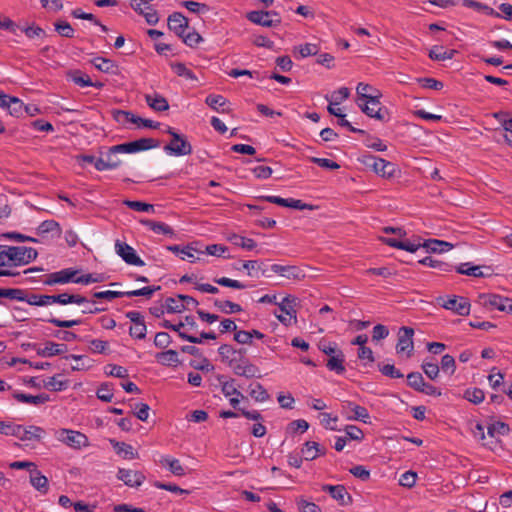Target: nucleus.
<instances>
[{
  "mask_svg": "<svg viewBox=\"0 0 512 512\" xmlns=\"http://www.w3.org/2000/svg\"><path fill=\"white\" fill-rule=\"evenodd\" d=\"M181 301L182 300H180L178 297L177 298H174V297L167 298L165 301L167 312L181 313L182 311H184L185 305Z\"/></svg>",
  "mask_w": 512,
  "mask_h": 512,
  "instance_id": "52",
  "label": "nucleus"
},
{
  "mask_svg": "<svg viewBox=\"0 0 512 512\" xmlns=\"http://www.w3.org/2000/svg\"><path fill=\"white\" fill-rule=\"evenodd\" d=\"M271 271L289 280H301L305 277L304 271L298 266L273 264Z\"/></svg>",
  "mask_w": 512,
  "mask_h": 512,
  "instance_id": "13",
  "label": "nucleus"
},
{
  "mask_svg": "<svg viewBox=\"0 0 512 512\" xmlns=\"http://www.w3.org/2000/svg\"><path fill=\"white\" fill-rule=\"evenodd\" d=\"M117 479L129 487H139L145 481V475L141 471L119 468Z\"/></svg>",
  "mask_w": 512,
  "mask_h": 512,
  "instance_id": "11",
  "label": "nucleus"
},
{
  "mask_svg": "<svg viewBox=\"0 0 512 512\" xmlns=\"http://www.w3.org/2000/svg\"><path fill=\"white\" fill-rule=\"evenodd\" d=\"M166 132L171 136V141L163 148L168 155L186 156L192 154V145L185 135L176 132L171 127H168Z\"/></svg>",
  "mask_w": 512,
  "mask_h": 512,
  "instance_id": "1",
  "label": "nucleus"
},
{
  "mask_svg": "<svg viewBox=\"0 0 512 512\" xmlns=\"http://www.w3.org/2000/svg\"><path fill=\"white\" fill-rule=\"evenodd\" d=\"M124 205L129 207L130 209H133L135 211L139 212H153L154 206L152 204L144 203L141 201H131V200H125L123 202Z\"/></svg>",
  "mask_w": 512,
  "mask_h": 512,
  "instance_id": "56",
  "label": "nucleus"
},
{
  "mask_svg": "<svg viewBox=\"0 0 512 512\" xmlns=\"http://www.w3.org/2000/svg\"><path fill=\"white\" fill-rule=\"evenodd\" d=\"M37 232L39 235L54 233L59 237L61 235V227L55 220H45L38 226Z\"/></svg>",
  "mask_w": 512,
  "mask_h": 512,
  "instance_id": "33",
  "label": "nucleus"
},
{
  "mask_svg": "<svg viewBox=\"0 0 512 512\" xmlns=\"http://www.w3.org/2000/svg\"><path fill=\"white\" fill-rule=\"evenodd\" d=\"M109 442L113 446L116 453L122 458L129 460L138 458V453L130 444L119 442L114 439H110Z\"/></svg>",
  "mask_w": 512,
  "mask_h": 512,
  "instance_id": "23",
  "label": "nucleus"
},
{
  "mask_svg": "<svg viewBox=\"0 0 512 512\" xmlns=\"http://www.w3.org/2000/svg\"><path fill=\"white\" fill-rule=\"evenodd\" d=\"M230 365L232 367L233 372L238 376L252 378L257 376V374L259 373V368L254 364L250 363L248 360L234 362V360L231 359Z\"/></svg>",
  "mask_w": 512,
  "mask_h": 512,
  "instance_id": "14",
  "label": "nucleus"
},
{
  "mask_svg": "<svg viewBox=\"0 0 512 512\" xmlns=\"http://www.w3.org/2000/svg\"><path fill=\"white\" fill-rule=\"evenodd\" d=\"M483 303L485 305H489L493 308H496L499 311L511 310L510 300L509 298L502 297L496 294H487L482 295Z\"/></svg>",
  "mask_w": 512,
  "mask_h": 512,
  "instance_id": "20",
  "label": "nucleus"
},
{
  "mask_svg": "<svg viewBox=\"0 0 512 512\" xmlns=\"http://www.w3.org/2000/svg\"><path fill=\"white\" fill-rule=\"evenodd\" d=\"M158 463L162 467L168 468V470L174 474L175 476H184L185 469L180 463V461L176 458H173L169 455H163L158 460Z\"/></svg>",
  "mask_w": 512,
  "mask_h": 512,
  "instance_id": "21",
  "label": "nucleus"
},
{
  "mask_svg": "<svg viewBox=\"0 0 512 512\" xmlns=\"http://www.w3.org/2000/svg\"><path fill=\"white\" fill-rule=\"evenodd\" d=\"M78 274L77 270L72 268L62 269L60 271L54 272V275H57L58 284H67V283H76Z\"/></svg>",
  "mask_w": 512,
  "mask_h": 512,
  "instance_id": "38",
  "label": "nucleus"
},
{
  "mask_svg": "<svg viewBox=\"0 0 512 512\" xmlns=\"http://www.w3.org/2000/svg\"><path fill=\"white\" fill-rule=\"evenodd\" d=\"M424 378L419 372H411L407 375V383L414 390L418 391L424 386Z\"/></svg>",
  "mask_w": 512,
  "mask_h": 512,
  "instance_id": "54",
  "label": "nucleus"
},
{
  "mask_svg": "<svg viewBox=\"0 0 512 512\" xmlns=\"http://www.w3.org/2000/svg\"><path fill=\"white\" fill-rule=\"evenodd\" d=\"M228 240L235 246L241 247L245 250H253L257 247V243L252 238H247L238 234H232Z\"/></svg>",
  "mask_w": 512,
  "mask_h": 512,
  "instance_id": "32",
  "label": "nucleus"
},
{
  "mask_svg": "<svg viewBox=\"0 0 512 512\" xmlns=\"http://www.w3.org/2000/svg\"><path fill=\"white\" fill-rule=\"evenodd\" d=\"M30 483L31 485L41 493H47L48 491V479L42 475L36 468L30 470Z\"/></svg>",
  "mask_w": 512,
  "mask_h": 512,
  "instance_id": "27",
  "label": "nucleus"
},
{
  "mask_svg": "<svg viewBox=\"0 0 512 512\" xmlns=\"http://www.w3.org/2000/svg\"><path fill=\"white\" fill-rule=\"evenodd\" d=\"M442 307L461 316H466L470 313V303L464 297L454 296L449 298L443 302Z\"/></svg>",
  "mask_w": 512,
  "mask_h": 512,
  "instance_id": "12",
  "label": "nucleus"
},
{
  "mask_svg": "<svg viewBox=\"0 0 512 512\" xmlns=\"http://www.w3.org/2000/svg\"><path fill=\"white\" fill-rule=\"evenodd\" d=\"M70 79L80 87H89L93 84L90 77L79 70L72 71L69 74Z\"/></svg>",
  "mask_w": 512,
  "mask_h": 512,
  "instance_id": "49",
  "label": "nucleus"
},
{
  "mask_svg": "<svg viewBox=\"0 0 512 512\" xmlns=\"http://www.w3.org/2000/svg\"><path fill=\"white\" fill-rule=\"evenodd\" d=\"M116 253L129 265L143 266L144 261L136 254L133 247L119 240L115 243Z\"/></svg>",
  "mask_w": 512,
  "mask_h": 512,
  "instance_id": "9",
  "label": "nucleus"
},
{
  "mask_svg": "<svg viewBox=\"0 0 512 512\" xmlns=\"http://www.w3.org/2000/svg\"><path fill=\"white\" fill-rule=\"evenodd\" d=\"M52 301L54 303H58L61 305H67V304H84L88 302L86 297L80 295V294H69V293H61L58 295H52Z\"/></svg>",
  "mask_w": 512,
  "mask_h": 512,
  "instance_id": "25",
  "label": "nucleus"
},
{
  "mask_svg": "<svg viewBox=\"0 0 512 512\" xmlns=\"http://www.w3.org/2000/svg\"><path fill=\"white\" fill-rule=\"evenodd\" d=\"M295 51H297L302 58L316 55L319 51V48L314 43H305L295 47Z\"/></svg>",
  "mask_w": 512,
  "mask_h": 512,
  "instance_id": "55",
  "label": "nucleus"
},
{
  "mask_svg": "<svg viewBox=\"0 0 512 512\" xmlns=\"http://www.w3.org/2000/svg\"><path fill=\"white\" fill-rule=\"evenodd\" d=\"M463 397L473 404H480L483 402L485 394L480 388H469L465 390Z\"/></svg>",
  "mask_w": 512,
  "mask_h": 512,
  "instance_id": "45",
  "label": "nucleus"
},
{
  "mask_svg": "<svg viewBox=\"0 0 512 512\" xmlns=\"http://www.w3.org/2000/svg\"><path fill=\"white\" fill-rule=\"evenodd\" d=\"M141 223L157 234H173L171 227L163 222L146 219L142 220Z\"/></svg>",
  "mask_w": 512,
  "mask_h": 512,
  "instance_id": "40",
  "label": "nucleus"
},
{
  "mask_svg": "<svg viewBox=\"0 0 512 512\" xmlns=\"http://www.w3.org/2000/svg\"><path fill=\"white\" fill-rule=\"evenodd\" d=\"M375 88L366 83H359L356 87V92L360 98V100H366L368 97L373 96L375 94Z\"/></svg>",
  "mask_w": 512,
  "mask_h": 512,
  "instance_id": "63",
  "label": "nucleus"
},
{
  "mask_svg": "<svg viewBox=\"0 0 512 512\" xmlns=\"http://www.w3.org/2000/svg\"><path fill=\"white\" fill-rule=\"evenodd\" d=\"M419 263L431 268L439 269L441 271H450L452 268V266L448 263L434 259L431 256L424 257L423 259L419 260Z\"/></svg>",
  "mask_w": 512,
  "mask_h": 512,
  "instance_id": "47",
  "label": "nucleus"
},
{
  "mask_svg": "<svg viewBox=\"0 0 512 512\" xmlns=\"http://www.w3.org/2000/svg\"><path fill=\"white\" fill-rule=\"evenodd\" d=\"M246 17L252 23L263 27H277L280 25L277 18H268L264 11H251L247 13Z\"/></svg>",
  "mask_w": 512,
  "mask_h": 512,
  "instance_id": "18",
  "label": "nucleus"
},
{
  "mask_svg": "<svg viewBox=\"0 0 512 512\" xmlns=\"http://www.w3.org/2000/svg\"><path fill=\"white\" fill-rule=\"evenodd\" d=\"M295 300L294 297H284L281 303L278 304L281 314L274 313L276 318L284 325H289L291 319L296 321V310L294 309Z\"/></svg>",
  "mask_w": 512,
  "mask_h": 512,
  "instance_id": "10",
  "label": "nucleus"
},
{
  "mask_svg": "<svg viewBox=\"0 0 512 512\" xmlns=\"http://www.w3.org/2000/svg\"><path fill=\"white\" fill-rule=\"evenodd\" d=\"M67 351V346L65 344L55 343V342H46L43 348L37 349V355L41 357H52L56 355H61Z\"/></svg>",
  "mask_w": 512,
  "mask_h": 512,
  "instance_id": "24",
  "label": "nucleus"
},
{
  "mask_svg": "<svg viewBox=\"0 0 512 512\" xmlns=\"http://www.w3.org/2000/svg\"><path fill=\"white\" fill-rule=\"evenodd\" d=\"M221 390L225 397L241 396L244 399V395L237 389L234 379L226 380L221 382Z\"/></svg>",
  "mask_w": 512,
  "mask_h": 512,
  "instance_id": "44",
  "label": "nucleus"
},
{
  "mask_svg": "<svg viewBox=\"0 0 512 512\" xmlns=\"http://www.w3.org/2000/svg\"><path fill=\"white\" fill-rule=\"evenodd\" d=\"M205 103L214 110H218V107H222L227 103V100L218 94H210L206 97Z\"/></svg>",
  "mask_w": 512,
  "mask_h": 512,
  "instance_id": "61",
  "label": "nucleus"
},
{
  "mask_svg": "<svg viewBox=\"0 0 512 512\" xmlns=\"http://www.w3.org/2000/svg\"><path fill=\"white\" fill-rule=\"evenodd\" d=\"M167 249L178 255L182 260L189 259L190 262H194L197 259L195 253L203 254V251L198 250L193 244H188L184 247L171 245L167 246Z\"/></svg>",
  "mask_w": 512,
  "mask_h": 512,
  "instance_id": "17",
  "label": "nucleus"
},
{
  "mask_svg": "<svg viewBox=\"0 0 512 512\" xmlns=\"http://www.w3.org/2000/svg\"><path fill=\"white\" fill-rule=\"evenodd\" d=\"M322 490L329 492L331 497L333 499L337 500L340 504H345V498L346 497L349 498V494H348L347 490L342 485H336V486L324 485L322 487Z\"/></svg>",
  "mask_w": 512,
  "mask_h": 512,
  "instance_id": "31",
  "label": "nucleus"
},
{
  "mask_svg": "<svg viewBox=\"0 0 512 512\" xmlns=\"http://www.w3.org/2000/svg\"><path fill=\"white\" fill-rule=\"evenodd\" d=\"M92 63L96 69H98L102 72H105V73L112 72L114 70V68H116V65L114 64V62L112 60L106 59L103 57H97V58L93 59Z\"/></svg>",
  "mask_w": 512,
  "mask_h": 512,
  "instance_id": "50",
  "label": "nucleus"
},
{
  "mask_svg": "<svg viewBox=\"0 0 512 512\" xmlns=\"http://www.w3.org/2000/svg\"><path fill=\"white\" fill-rule=\"evenodd\" d=\"M8 249V258L11 260L13 266L27 265L38 256L37 250L32 247L8 246Z\"/></svg>",
  "mask_w": 512,
  "mask_h": 512,
  "instance_id": "4",
  "label": "nucleus"
},
{
  "mask_svg": "<svg viewBox=\"0 0 512 512\" xmlns=\"http://www.w3.org/2000/svg\"><path fill=\"white\" fill-rule=\"evenodd\" d=\"M214 305L225 314H233L242 311V308L239 304L229 300H215Z\"/></svg>",
  "mask_w": 512,
  "mask_h": 512,
  "instance_id": "41",
  "label": "nucleus"
},
{
  "mask_svg": "<svg viewBox=\"0 0 512 512\" xmlns=\"http://www.w3.org/2000/svg\"><path fill=\"white\" fill-rule=\"evenodd\" d=\"M10 104L8 105V112L14 117H20L24 112V103L17 97L11 98Z\"/></svg>",
  "mask_w": 512,
  "mask_h": 512,
  "instance_id": "57",
  "label": "nucleus"
},
{
  "mask_svg": "<svg viewBox=\"0 0 512 512\" xmlns=\"http://www.w3.org/2000/svg\"><path fill=\"white\" fill-rule=\"evenodd\" d=\"M105 373L107 375L117 377V378L128 377V371L126 368L119 366V365H114V364L107 365L105 368Z\"/></svg>",
  "mask_w": 512,
  "mask_h": 512,
  "instance_id": "60",
  "label": "nucleus"
},
{
  "mask_svg": "<svg viewBox=\"0 0 512 512\" xmlns=\"http://www.w3.org/2000/svg\"><path fill=\"white\" fill-rule=\"evenodd\" d=\"M26 302L33 306H47L53 304L52 295L31 294L26 298Z\"/></svg>",
  "mask_w": 512,
  "mask_h": 512,
  "instance_id": "46",
  "label": "nucleus"
},
{
  "mask_svg": "<svg viewBox=\"0 0 512 512\" xmlns=\"http://www.w3.org/2000/svg\"><path fill=\"white\" fill-rule=\"evenodd\" d=\"M380 97V91L375 90V94L373 96L368 97V99L364 100V103H358V105L367 116L377 120H384L385 115L382 112Z\"/></svg>",
  "mask_w": 512,
  "mask_h": 512,
  "instance_id": "8",
  "label": "nucleus"
},
{
  "mask_svg": "<svg viewBox=\"0 0 512 512\" xmlns=\"http://www.w3.org/2000/svg\"><path fill=\"white\" fill-rule=\"evenodd\" d=\"M1 298H9L18 301H26V297L24 296V291L16 288L9 289H1L0 288V299Z\"/></svg>",
  "mask_w": 512,
  "mask_h": 512,
  "instance_id": "51",
  "label": "nucleus"
},
{
  "mask_svg": "<svg viewBox=\"0 0 512 512\" xmlns=\"http://www.w3.org/2000/svg\"><path fill=\"white\" fill-rule=\"evenodd\" d=\"M362 162L366 167L371 168L378 176L383 178H392L399 172L394 163L374 155H365Z\"/></svg>",
  "mask_w": 512,
  "mask_h": 512,
  "instance_id": "2",
  "label": "nucleus"
},
{
  "mask_svg": "<svg viewBox=\"0 0 512 512\" xmlns=\"http://www.w3.org/2000/svg\"><path fill=\"white\" fill-rule=\"evenodd\" d=\"M159 145V141L153 138H141L135 141L112 146V152L136 153L156 148Z\"/></svg>",
  "mask_w": 512,
  "mask_h": 512,
  "instance_id": "5",
  "label": "nucleus"
},
{
  "mask_svg": "<svg viewBox=\"0 0 512 512\" xmlns=\"http://www.w3.org/2000/svg\"><path fill=\"white\" fill-rule=\"evenodd\" d=\"M455 53V50H447L443 46H434L429 52V57L432 60L444 61L453 58Z\"/></svg>",
  "mask_w": 512,
  "mask_h": 512,
  "instance_id": "36",
  "label": "nucleus"
},
{
  "mask_svg": "<svg viewBox=\"0 0 512 512\" xmlns=\"http://www.w3.org/2000/svg\"><path fill=\"white\" fill-rule=\"evenodd\" d=\"M455 269L459 274L472 277H483L481 267L477 265H472V263L470 262L461 263L458 266H456Z\"/></svg>",
  "mask_w": 512,
  "mask_h": 512,
  "instance_id": "35",
  "label": "nucleus"
},
{
  "mask_svg": "<svg viewBox=\"0 0 512 512\" xmlns=\"http://www.w3.org/2000/svg\"><path fill=\"white\" fill-rule=\"evenodd\" d=\"M55 29L63 37L72 38L74 36V29L66 21L56 22Z\"/></svg>",
  "mask_w": 512,
  "mask_h": 512,
  "instance_id": "64",
  "label": "nucleus"
},
{
  "mask_svg": "<svg viewBox=\"0 0 512 512\" xmlns=\"http://www.w3.org/2000/svg\"><path fill=\"white\" fill-rule=\"evenodd\" d=\"M509 426L504 422H495L489 425L487 429V433L491 437H495L496 435H506L509 433Z\"/></svg>",
  "mask_w": 512,
  "mask_h": 512,
  "instance_id": "53",
  "label": "nucleus"
},
{
  "mask_svg": "<svg viewBox=\"0 0 512 512\" xmlns=\"http://www.w3.org/2000/svg\"><path fill=\"white\" fill-rule=\"evenodd\" d=\"M156 360L162 365H173L179 362L178 353L175 350H167L156 355Z\"/></svg>",
  "mask_w": 512,
  "mask_h": 512,
  "instance_id": "42",
  "label": "nucleus"
},
{
  "mask_svg": "<svg viewBox=\"0 0 512 512\" xmlns=\"http://www.w3.org/2000/svg\"><path fill=\"white\" fill-rule=\"evenodd\" d=\"M341 414L347 420H357L364 423H368L370 419L369 412L365 407L351 401H343L341 403Z\"/></svg>",
  "mask_w": 512,
  "mask_h": 512,
  "instance_id": "7",
  "label": "nucleus"
},
{
  "mask_svg": "<svg viewBox=\"0 0 512 512\" xmlns=\"http://www.w3.org/2000/svg\"><path fill=\"white\" fill-rule=\"evenodd\" d=\"M57 440L73 449H82L89 446L88 437L80 432L71 429H59L55 432Z\"/></svg>",
  "mask_w": 512,
  "mask_h": 512,
  "instance_id": "3",
  "label": "nucleus"
},
{
  "mask_svg": "<svg viewBox=\"0 0 512 512\" xmlns=\"http://www.w3.org/2000/svg\"><path fill=\"white\" fill-rule=\"evenodd\" d=\"M249 395L257 402H265L269 399V394L260 383H253L249 386Z\"/></svg>",
  "mask_w": 512,
  "mask_h": 512,
  "instance_id": "34",
  "label": "nucleus"
},
{
  "mask_svg": "<svg viewBox=\"0 0 512 512\" xmlns=\"http://www.w3.org/2000/svg\"><path fill=\"white\" fill-rule=\"evenodd\" d=\"M423 247L429 252L443 253L451 250L453 248V244L443 240L429 239L423 242Z\"/></svg>",
  "mask_w": 512,
  "mask_h": 512,
  "instance_id": "28",
  "label": "nucleus"
},
{
  "mask_svg": "<svg viewBox=\"0 0 512 512\" xmlns=\"http://www.w3.org/2000/svg\"><path fill=\"white\" fill-rule=\"evenodd\" d=\"M158 290H160V286H146L137 290L123 292V294L126 297L145 296L150 298Z\"/></svg>",
  "mask_w": 512,
  "mask_h": 512,
  "instance_id": "48",
  "label": "nucleus"
},
{
  "mask_svg": "<svg viewBox=\"0 0 512 512\" xmlns=\"http://www.w3.org/2000/svg\"><path fill=\"white\" fill-rule=\"evenodd\" d=\"M45 435V430L42 427L29 425L27 427L20 425V432L18 438L21 441H40Z\"/></svg>",
  "mask_w": 512,
  "mask_h": 512,
  "instance_id": "19",
  "label": "nucleus"
},
{
  "mask_svg": "<svg viewBox=\"0 0 512 512\" xmlns=\"http://www.w3.org/2000/svg\"><path fill=\"white\" fill-rule=\"evenodd\" d=\"M463 6L467 7V8L481 10L484 13H486L487 15L492 16V17H496V18L501 17V14L499 12L495 11L493 8L489 7L488 5L480 3V2H476L473 0H463Z\"/></svg>",
  "mask_w": 512,
  "mask_h": 512,
  "instance_id": "39",
  "label": "nucleus"
},
{
  "mask_svg": "<svg viewBox=\"0 0 512 512\" xmlns=\"http://www.w3.org/2000/svg\"><path fill=\"white\" fill-rule=\"evenodd\" d=\"M145 100L149 107L155 111L162 112L169 109L168 101L160 94H147Z\"/></svg>",
  "mask_w": 512,
  "mask_h": 512,
  "instance_id": "26",
  "label": "nucleus"
},
{
  "mask_svg": "<svg viewBox=\"0 0 512 512\" xmlns=\"http://www.w3.org/2000/svg\"><path fill=\"white\" fill-rule=\"evenodd\" d=\"M345 356L342 351H339L335 355L328 358L326 366L329 370L342 374L345 371L344 367Z\"/></svg>",
  "mask_w": 512,
  "mask_h": 512,
  "instance_id": "30",
  "label": "nucleus"
},
{
  "mask_svg": "<svg viewBox=\"0 0 512 512\" xmlns=\"http://www.w3.org/2000/svg\"><path fill=\"white\" fill-rule=\"evenodd\" d=\"M115 119L118 121V122H121V123H127V122H131V123H134V124H137V125H141L143 124V120L144 118H141V117H138V116H135L133 113L131 112H128V111H122V110H118L116 111L115 113Z\"/></svg>",
  "mask_w": 512,
  "mask_h": 512,
  "instance_id": "43",
  "label": "nucleus"
},
{
  "mask_svg": "<svg viewBox=\"0 0 512 512\" xmlns=\"http://www.w3.org/2000/svg\"><path fill=\"white\" fill-rule=\"evenodd\" d=\"M171 68L174 71L176 75L179 77H183L187 80L191 81H198L197 76L194 74L192 70L187 68V66L184 63L177 62V63H171Z\"/></svg>",
  "mask_w": 512,
  "mask_h": 512,
  "instance_id": "37",
  "label": "nucleus"
},
{
  "mask_svg": "<svg viewBox=\"0 0 512 512\" xmlns=\"http://www.w3.org/2000/svg\"><path fill=\"white\" fill-rule=\"evenodd\" d=\"M414 330L411 327L403 326L398 332V341L396 344L397 354L406 353V357L410 358L414 351L413 342Z\"/></svg>",
  "mask_w": 512,
  "mask_h": 512,
  "instance_id": "6",
  "label": "nucleus"
},
{
  "mask_svg": "<svg viewBox=\"0 0 512 512\" xmlns=\"http://www.w3.org/2000/svg\"><path fill=\"white\" fill-rule=\"evenodd\" d=\"M421 368L426 376L431 380H435L439 376V366L436 363L424 361Z\"/></svg>",
  "mask_w": 512,
  "mask_h": 512,
  "instance_id": "58",
  "label": "nucleus"
},
{
  "mask_svg": "<svg viewBox=\"0 0 512 512\" xmlns=\"http://www.w3.org/2000/svg\"><path fill=\"white\" fill-rule=\"evenodd\" d=\"M325 450L321 448L320 444L314 441H307L302 448V454L307 461L314 460L320 454H324Z\"/></svg>",
  "mask_w": 512,
  "mask_h": 512,
  "instance_id": "29",
  "label": "nucleus"
},
{
  "mask_svg": "<svg viewBox=\"0 0 512 512\" xmlns=\"http://www.w3.org/2000/svg\"><path fill=\"white\" fill-rule=\"evenodd\" d=\"M130 6L138 14L142 15L149 25H156L159 21L157 11L151 5H142L137 0H130Z\"/></svg>",
  "mask_w": 512,
  "mask_h": 512,
  "instance_id": "15",
  "label": "nucleus"
},
{
  "mask_svg": "<svg viewBox=\"0 0 512 512\" xmlns=\"http://www.w3.org/2000/svg\"><path fill=\"white\" fill-rule=\"evenodd\" d=\"M168 28L177 36H183L188 28V19L180 12L169 15L167 20Z\"/></svg>",
  "mask_w": 512,
  "mask_h": 512,
  "instance_id": "16",
  "label": "nucleus"
},
{
  "mask_svg": "<svg viewBox=\"0 0 512 512\" xmlns=\"http://www.w3.org/2000/svg\"><path fill=\"white\" fill-rule=\"evenodd\" d=\"M51 391H62L67 387V381L59 380L56 376L50 377L44 384Z\"/></svg>",
  "mask_w": 512,
  "mask_h": 512,
  "instance_id": "62",
  "label": "nucleus"
},
{
  "mask_svg": "<svg viewBox=\"0 0 512 512\" xmlns=\"http://www.w3.org/2000/svg\"><path fill=\"white\" fill-rule=\"evenodd\" d=\"M180 38H182L183 42L189 47H196L203 41L202 36L196 31L184 33Z\"/></svg>",
  "mask_w": 512,
  "mask_h": 512,
  "instance_id": "59",
  "label": "nucleus"
},
{
  "mask_svg": "<svg viewBox=\"0 0 512 512\" xmlns=\"http://www.w3.org/2000/svg\"><path fill=\"white\" fill-rule=\"evenodd\" d=\"M14 399H16L18 402L31 404L35 406L42 405L49 401V395L47 394H39V395H30L25 394L21 392H14L13 393Z\"/></svg>",
  "mask_w": 512,
  "mask_h": 512,
  "instance_id": "22",
  "label": "nucleus"
}]
</instances>
